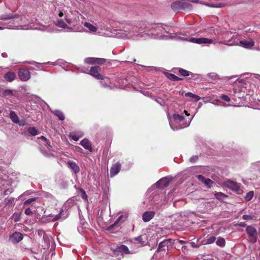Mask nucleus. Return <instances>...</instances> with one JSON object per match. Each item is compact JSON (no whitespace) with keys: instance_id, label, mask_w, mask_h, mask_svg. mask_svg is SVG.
<instances>
[{"instance_id":"1","label":"nucleus","mask_w":260,"mask_h":260,"mask_svg":"<svg viewBox=\"0 0 260 260\" xmlns=\"http://www.w3.org/2000/svg\"><path fill=\"white\" fill-rule=\"evenodd\" d=\"M152 30L153 32H144L143 29L138 26L127 24L124 25L122 29L118 30L116 35L119 38L136 40L141 38L146 39L147 38L157 39H167L168 38L165 34H169V31L161 25L153 27Z\"/></svg>"},{"instance_id":"2","label":"nucleus","mask_w":260,"mask_h":260,"mask_svg":"<svg viewBox=\"0 0 260 260\" xmlns=\"http://www.w3.org/2000/svg\"><path fill=\"white\" fill-rule=\"evenodd\" d=\"M220 37L215 39H208L206 38H189L180 37L176 36L175 37L177 40L182 41H186L193 43L198 44H216L217 43H221L229 46H234V45H230L233 42H235L237 38H238V34L236 33L233 34L230 31H225L219 35Z\"/></svg>"},{"instance_id":"3","label":"nucleus","mask_w":260,"mask_h":260,"mask_svg":"<svg viewBox=\"0 0 260 260\" xmlns=\"http://www.w3.org/2000/svg\"><path fill=\"white\" fill-rule=\"evenodd\" d=\"M54 14L58 15L60 18H64L69 24L78 22L82 18V15L78 11L64 5L55 6Z\"/></svg>"},{"instance_id":"4","label":"nucleus","mask_w":260,"mask_h":260,"mask_svg":"<svg viewBox=\"0 0 260 260\" xmlns=\"http://www.w3.org/2000/svg\"><path fill=\"white\" fill-rule=\"evenodd\" d=\"M183 113L188 117L187 118H185L183 115L178 114H174L172 116L168 115L169 124L172 129L178 130L189 125L194 116L189 117V114L186 110L184 111Z\"/></svg>"},{"instance_id":"5","label":"nucleus","mask_w":260,"mask_h":260,"mask_svg":"<svg viewBox=\"0 0 260 260\" xmlns=\"http://www.w3.org/2000/svg\"><path fill=\"white\" fill-rule=\"evenodd\" d=\"M254 42L251 38H248V40H245L242 37L238 35V38H237L235 42H233L230 45H234V46H242L246 49H251L254 45Z\"/></svg>"},{"instance_id":"6","label":"nucleus","mask_w":260,"mask_h":260,"mask_svg":"<svg viewBox=\"0 0 260 260\" xmlns=\"http://www.w3.org/2000/svg\"><path fill=\"white\" fill-rule=\"evenodd\" d=\"M172 246V242L170 239L165 240L159 243L156 252L165 251L166 250L169 251L171 249Z\"/></svg>"},{"instance_id":"7","label":"nucleus","mask_w":260,"mask_h":260,"mask_svg":"<svg viewBox=\"0 0 260 260\" xmlns=\"http://www.w3.org/2000/svg\"><path fill=\"white\" fill-rule=\"evenodd\" d=\"M113 252L115 255L118 256L119 254H120L121 256H123L124 254H133L135 252L129 250V249L127 246L124 245H121L117 247L116 249L114 250Z\"/></svg>"},{"instance_id":"8","label":"nucleus","mask_w":260,"mask_h":260,"mask_svg":"<svg viewBox=\"0 0 260 260\" xmlns=\"http://www.w3.org/2000/svg\"><path fill=\"white\" fill-rule=\"evenodd\" d=\"M246 231L251 242L255 243L257 240V232L255 229L252 226H248L247 227Z\"/></svg>"},{"instance_id":"9","label":"nucleus","mask_w":260,"mask_h":260,"mask_svg":"<svg viewBox=\"0 0 260 260\" xmlns=\"http://www.w3.org/2000/svg\"><path fill=\"white\" fill-rule=\"evenodd\" d=\"M100 68L97 66L92 67L89 71V74L95 78L99 80H103L104 77L100 73Z\"/></svg>"},{"instance_id":"10","label":"nucleus","mask_w":260,"mask_h":260,"mask_svg":"<svg viewBox=\"0 0 260 260\" xmlns=\"http://www.w3.org/2000/svg\"><path fill=\"white\" fill-rule=\"evenodd\" d=\"M18 76L20 79L22 81H26L30 78V73L27 70H20L18 72Z\"/></svg>"},{"instance_id":"11","label":"nucleus","mask_w":260,"mask_h":260,"mask_svg":"<svg viewBox=\"0 0 260 260\" xmlns=\"http://www.w3.org/2000/svg\"><path fill=\"white\" fill-rule=\"evenodd\" d=\"M224 185L225 186L234 191H238L240 189L239 184L232 180H228L225 181L224 182Z\"/></svg>"},{"instance_id":"12","label":"nucleus","mask_w":260,"mask_h":260,"mask_svg":"<svg viewBox=\"0 0 260 260\" xmlns=\"http://www.w3.org/2000/svg\"><path fill=\"white\" fill-rule=\"evenodd\" d=\"M169 181L168 178H162L156 183L155 185L157 188H164L169 185Z\"/></svg>"},{"instance_id":"13","label":"nucleus","mask_w":260,"mask_h":260,"mask_svg":"<svg viewBox=\"0 0 260 260\" xmlns=\"http://www.w3.org/2000/svg\"><path fill=\"white\" fill-rule=\"evenodd\" d=\"M23 239V235L20 232H15L10 237V240L14 243H17L20 242Z\"/></svg>"},{"instance_id":"14","label":"nucleus","mask_w":260,"mask_h":260,"mask_svg":"<svg viewBox=\"0 0 260 260\" xmlns=\"http://www.w3.org/2000/svg\"><path fill=\"white\" fill-rule=\"evenodd\" d=\"M28 19L25 17V16H21V18H20V22L19 23V26H16V25H13L14 26V28L13 29H15V28H18V27L20 26V27H23V26H25V28H22L23 29H29V27L28 26H26V25L28 24Z\"/></svg>"},{"instance_id":"15","label":"nucleus","mask_w":260,"mask_h":260,"mask_svg":"<svg viewBox=\"0 0 260 260\" xmlns=\"http://www.w3.org/2000/svg\"><path fill=\"white\" fill-rule=\"evenodd\" d=\"M121 165L117 162L112 166L110 169V177H113L117 175L120 171Z\"/></svg>"},{"instance_id":"16","label":"nucleus","mask_w":260,"mask_h":260,"mask_svg":"<svg viewBox=\"0 0 260 260\" xmlns=\"http://www.w3.org/2000/svg\"><path fill=\"white\" fill-rule=\"evenodd\" d=\"M155 215V212L154 211H146L145 212L142 216V219L145 222L149 221Z\"/></svg>"},{"instance_id":"17","label":"nucleus","mask_w":260,"mask_h":260,"mask_svg":"<svg viewBox=\"0 0 260 260\" xmlns=\"http://www.w3.org/2000/svg\"><path fill=\"white\" fill-rule=\"evenodd\" d=\"M80 145H82L85 149L92 151V148L90 142L86 138L84 139L80 142Z\"/></svg>"},{"instance_id":"18","label":"nucleus","mask_w":260,"mask_h":260,"mask_svg":"<svg viewBox=\"0 0 260 260\" xmlns=\"http://www.w3.org/2000/svg\"><path fill=\"white\" fill-rule=\"evenodd\" d=\"M38 142L40 145H44L49 150L52 148L51 146L48 143L47 140L44 136H41L38 138Z\"/></svg>"},{"instance_id":"19","label":"nucleus","mask_w":260,"mask_h":260,"mask_svg":"<svg viewBox=\"0 0 260 260\" xmlns=\"http://www.w3.org/2000/svg\"><path fill=\"white\" fill-rule=\"evenodd\" d=\"M68 165L69 166V168L73 170V171L75 173L77 174L80 171V168L78 166V165L75 162L69 160L67 162Z\"/></svg>"},{"instance_id":"20","label":"nucleus","mask_w":260,"mask_h":260,"mask_svg":"<svg viewBox=\"0 0 260 260\" xmlns=\"http://www.w3.org/2000/svg\"><path fill=\"white\" fill-rule=\"evenodd\" d=\"M173 72L175 73H178L179 74L184 77L189 76L191 74L190 72L182 68H175L173 70Z\"/></svg>"},{"instance_id":"21","label":"nucleus","mask_w":260,"mask_h":260,"mask_svg":"<svg viewBox=\"0 0 260 260\" xmlns=\"http://www.w3.org/2000/svg\"><path fill=\"white\" fill-rule=\"evenodd\" d=\"M4 79L8 82H12L16 78V74L14 72H8L4 75Z\"/></svg>"},{"instance_id":"22","label":"nucleus","mask_w":260,"mask_h":260,"mask_svg":"<svg viewBox=\"0 0 260 260\" xmlns=\"http://www.w3.org/2000/svg\"><path fill=\"white\" fill-rule=\"evenodd\" d=\"M18 16L13 13H6L0 16V20H6L17 18Z\"/></svg>"},{"instance_id":"23","label":"nucleus","mask_w":260,"mask_h":260,"mask_svg":"<svg viewBox=\"0 0 260 260\" xmlns=\"http://www.w3.org/2000/svg\"><path fill=\"white\" fill-rule=\"evenodd\" d=\"M68 214L67 212H64L63 210H61V211L58 214L56 215L54 217L52 220L53 221H55L60 219H64L68 217Z\"/></svg>"},{"instance_id":"24","label":"nucleus","mask_w":260,"mask_h":260,"mask_svg":"<svg viewBox=\"0 0 260 260\" xmlns=\"http://www.w3.org/2000/svg\"><path fill=\"white\" fill-rule=\"evenodd\" d=\"M2 96L5 98H10L15 96V91L11 89H5L2 92Z\"/></svg>"},{"instance_id":"25","label":"nucleus","mask_w":260,"mask_h":260,"mask_svg":"<svg viewBox=\"0 0 260 260\" xmlns=\"http://www.w3.org/2000/svg\"><path fill=\"white\" fill-rule=\"evenodd\" d=\"M83 25L86 28H87L88 29L89 32H90L95 33L98 30L97 27L90 23L84 22L83 23Z\"/></svg>"},{"instance_id":"26","label":"nucleus","mask_w":260,"mask_h":260,"mask_svg":"<svg viewBox=\"0 0 260 260\" xmlns=\"http://www.w3.org/2000/svg\"><path fill=\"white\" fill-rule=\"evenodd\" d=\"M127 217L128 214L126 213H125L124 214L119 216L112 226H116L119 222H122L124 221L127 219Z\"/></svg>"},{"instance_id":"27","label":"nucleus","mask_w":260,"mask_h":260,"mask_svg":"<svg viewBox=\"0 0 260 260\" xmlns=\"http://www.w3.org/2000/svg\"><path fill=\"white\" fill-rule=\"evenodd\" d=\"M10 118L13 122L16 123H19V117L14 111H10Z\"/></svg>"},{"instance_id":"28","label":"nucleus","mask_w":260,"mask_h":260,"mask_svg":"<svg viewBox=\"0 0 260 260\" xmlns=\"http://www.w3.org/2000/svg\"><path fill=\"white\" fill-rule=\"evenodd\" d=\"M171 8L175 11H178L181 10V1H177L171 4Z\"/></svg>"},{"instance_id":"29","label":"nucleus","mask_w":260,"mask_h":260,"mask_svg":"<svg viewBox=\"0 0 260 260\" xmlns=\"http://www.w3.org/2000/svg\"><path fill=\"white\" fill-rule=\"evenodd\" d=\"M181 10H191L192 9V5L188 3L181 2Z\"/></svg>"},{"instance_id":"30","label":"nucleus","mask_w":260,"mask_h":260,"mask_svg":"<svg viewBox=\"0 0 260 260\" xmlns=\"http://www.w3.org/2000/svg\"><path fill=\"white\" fill-rule=\"evenodd\" d=\"M185 95L186 97L190 98L194 102H197L201 99V98L199 96L196 95L191 92H187Z\"/></svg>"},{"instance_id":"31","label":"nucleus","mask_w":260,"mask_h":260,"mask_svg":"<svg viewBox=\"0 0 260 260\" xmlns=\"http://www.w3.org/2000/svg\"><path fill=\"white\" fill-rule=\"evenodd\" d=\"M55 116H56L60 120H63L64 119V116L63 113L59 110H54L52 111Z\"/></svg>"},{"instance_id":"32","label":"nucleus","mask_w":260,"mask_h":260,"mask_svg":"<svg viewBox=\"0 0 260 260\" xmlns=\"http://www.w3.org/2000/svg\"><path fill=\"white\" fill-rule=\"evenodd\" d=\"M216 243L219 246L223 247L225 244V241L224 238L219 237L217 239Z\"/></svg>"},{"instance_id":"33","label":"nucleus","mask_w":260,"mask_h":260,"mask_svg":"<svg viewBox=\"0 0 260 260\" xmlns=\"http://www.w3.org/2000/svg\"><path fill=\"white\" fill-rule=\"evenodd\" d=\"M215 197L217 199L221 201L223 200L227 197L226 195L221 192H216L215 193Z\"/></svg>"},{"instance_id":"34","label":"nucleus","mask_w":260,"mask_h":260,"mask_svg":"<svg viewBox=\"0 0 260 260\" xmlns=\"http://www.w3.org/2000/svg\"><path fill=\"white\" fill-rule=\"evenodd\" d=\"M56 24L58 26L63 28L68 27V25L62 20H57L56 22Z\"/></svg>"},{"instance_id":"35","label":"nucleus","mask_w":260,"mask_h":260,"mask_svg":"<svg viewBox=\"0 0 260 260\" xmlns=\"http://www.w3.org/2000/svg\"><path fill=\"white\" fill-rule=\"evenodd\" d=\"M168 77L170 80H172L173 81H180V80H182L181 78L177 77V76H176V75H175L174 74H169Z\"/></svg>"},{"instance_id":"36","label":"nucleus","mask_w":260,"mask_h":260,"mask_svg":"<svg viewBox=\"0 0 260 260\" xmlns=\"http://www.w3.org/2000/svg\"><path fill=\"white\" fill-rule=\"evenodd\" d=\"M13 23L12 21H10L8 25L3 24V26H0V29H3L5 28H14V26L12 24Z\"/></svg>"},{"instance_id":"37","label":"nucleus","mask_w":260,"mask_h":260,"mask_svg":"<svg viewBox=\"0 0 260 260\" xmlns=\"http://www.w3.org/2000/svg\"><path fill=\"white\" fill-rule=\"evenodd\" d=\"M253 191H249V192L246 193V195L245 197V199L246 201H249L251 200L253 197Z\"/></svg>"},{"instance_id":"38","label":"nucleus","mask_w":260,"mask_h":260,"mask_svg":"<svg viewBox=\"0 0 260 260\" xmlns=\"http://www.w3.org/2000/svg\"><path fill=\"white\" fill-rule=\"evenodd\" d=\"M83 136V134H81L80 135L77 136L76 134H71L70 137L72 139L75 141H78L80 138L82 137Z\"/></svg>"},{"instance_id":"39","label":"nucleus","mask_w":260,"mask_h":260,"mask_svg":"<svg viewBox=\"0 0 260 260\" xmlns=\"http://www.w3.org/2000/svg\"><path fill=\"white\" fill-rule=\"evenodd\" d=\"M28 133L32 136L38 135V131L35 127H30L28 129Z\"/></svg>"},{"instance_id":"40","label":"nucleus","mask_w":260,"mask_h":260,"mask_svg":"<svg viewBox=\"0 0 260 260\" xmlns=\"http://www.w3.org/2000/svg\"><path fill=\"white\" fill-rule=\"evenodd\" d=\"M214 183L213 181L211 179L207 178L204 184L209 188H211L212 185Z\"/></svg>"},{"instance_id":"41","label":"nucleus","mask_w":260,"mask_h":260,"mask_svg":"<svg viewBox=\"0 0 260 260\" xmlns=\"http://www.w3.org/2000/svg\"><path fill=\"white\" fill-rule=\"evenodd\" d=\"M215 240H216L215 237L211 236L206 240V244H212L215 242Z\"/></svg>"},{"instance_id":"42","label":"nucleus","mask_w":260,"mask_h":260,"mask_svg":"<svg viewBox=\"0 0 260 260\" xmlns=\"http://www.w3.org/2000/svg\"><path fill=\"white\" fill-rule=\"evenodd\" d=\"M13 218L16 222L20 221L21 219L20 214L18 213H15L13 215Z\"/></svg>"},{"instance_id":"43","label":"nucleus","mask_w":260,"mask_h":260,"mask_svg":"<svg viewBox=\"0 0 260 260\" xmlns=\"http://www.w3.org/2000/svg\"><path fill=\"white\" fill-rule=\"evenodd\" d=\"M95 59L94 58H87L85 59V62L87 63L92 64L94 62Z\"/></svg>"},{"instance_id":"44","label":"nucleus","mask_w":260,"mask_h":260,"mask_svg":"<svg viewBox=\"0 0 260 260\" xmlns=\"http://www.w3.org/2000/svg\"><path fill=\"white\" fill-rule=\"evenodd\" d=\"M197 178L199 181L204 183L207 178H205L203 176L199 175L197 176Z\"/></svg>"},{"instance_id":"45","label":"nucleus","mask_w":260,"mask_h":260,"mask_svg":"<svg viewBox=\"0 0 260 260\" xmlns=\"http://www.w3.org/2000/svg\"><path fill=\"white\" fill-rule=\"evenodd\" d=\"M198 159V156L197 155H194L191 157L189 159V161L192 163H194L197 161Z\"/></svg>"},{"instance_id":"46","label":"nucleus","mask_w":260,"mask_h":260,"mask_svg":"<svg viewBox=\"0 0 260 260\" xmlns=\"http://www.w3.org/2000/svg\"><path fill=\"white\" fill-rule=\"evenodd\" d=\"M220 98L226 102H230L231 99L226 95H222L220 96Z\"/></svg>"},{"instance_id":"47","label":"nucleus","mask_w":260,"mask_h":260,"mask_svg":"<svg viewBox=\"0 0 260 260\" xmlns=\"http://www.w3.org/2000/svg\"><path fill=\"white\" fill-rule=\"evenodd\" d=\"M156 102L160 104V105L162 106L164 104V101L162 99L158 98L155 99Z\"/></svg>"},{"instance_id":"48","label":"nucleus","mask_w":260,"mask_h":260,"mask_svg":"<svg viewBox=\"0 0 260 260\" xmlns=\"http://www.w3.org/2000/svg\"><path fill=\"white\" fill-rule=\"evenodd\" d=\"M35 200H36V198H30V199H29L26 200L24 202V204H28L32 203V202L35 201Z\"/></svg>"},{"instance_id":"49","label":"nucleus","mask_w":260,"mask_h":260,"mask_svg":"<svg viewBox=\"0 0 260 260\" xmlns=\"http://www.w3.org/2000/svg\"><path fill=\"white\" fill-rule=\"evenodd\" d=\"M25 214L27 215H30L32 214V211L29 208L25 209Z\"/></svg>"},{"instance_id":"50","label":"nucleus","mask_w":260,"mask_h":260,"mask_svg":"<svg viewBox=\"0 0 260 260\" xmlns=\"http://www.w3.org/2000/svg\"><path fill=\"white\" fill-rule=\"evenodd\" d=\"M101 85L102 86H103L104 87H105V88L110 87V89L111 88V87L110 86H109L108 84H107L104 81H102L101 82Z\"/></svg>"},{"instance_id":"51","label":"nucleus","mask_w":260,"mask_h":260,"mask_svg":"<svg viewBox=\"0 0 260 260\" xmlns=\"http://www.w3.org/2000/svg\"><path fill=\"white\" fill-rule=\"evenodd\" d=\"M135 240L139 242L140 243L143 244V242L142 241V237L141 236H138L135 238Z\"/></svg>"},{"instance_id":"52","label":"nucleus","mask_w":260,"mask_h":260,"mask_svg":"<svg viewBox=\"0 0 260 260\" xmlns=\"http://www.w3.org/2000/svg\"><path fill=\"white\" fill-rule=\"evenodd\" d=\"M243 218L245 220H249V219H251L250 216H249L248 215H244L243 216Z\"/></svg>"},{"instance_id":"53","label":"nucleus","mask_w":260,"mask_h":260,"mask_svg":"<svg viewBox=\"0 0 260 260\" xmlns=\"http://www.w3.org/2000/svg\"><path fill=\"white\" fill-rule=\"evenodd\" d=\"M29 63L32 64H36L37 67H39L40 66L42 65V64H40L38 62H36L35 61L30 62Z\"/></svg>"},{"instance_id":"54","label":"nucleus","mask_w":260,"mask_h":260,"mask_svg":"<svg viewBox=\"0 0 260 260\" xmlns=\"http://www.w3.org/2000/svg\"><path fill=\"white\" fill-rule=\"evenodd\" d=\"M187 1L193 3H201L199 0H187Z\"/></svg>"},{"instance_id":"55","label":"nucleus","mask_w":260,"mask_h":260,"mask_svg":"<svg viewBox=\"0 0 260 260\" xmlns=\"http://www.w3.org/2000/svg\"><path fill=\"white\" fill-rule=\"evenodd\" d=\"M204 5H206V6H209L210 7H219V6H214V5H210V4L209 3H205L204 4Z\"/></svg>"},{"instance_id":"56","label":"nucleus","mask_w":260,"mask_h":260,"mask_svg":"<svg viewBox=\"0 0 260 260\" xmlns=\"http://www.w3.org/2000/svg\"><path fill=\"white\" fill-rule=\"evenodd\" d=\"M46 63H48V64H51L52 66H54L55 65V63H53V62H48L47 63H44L43 64H46Z\"/></svg>"},{"instance_id":"57","label":"nucleus","mask_w":260,"mask_h":260,"mask_svg":"<svg viewBox=\"0 0 260 260\" xmlns=\"http://www.w3.org/2000/svg\"><path fill=\"white\" fill-rule=\"evenodd\" d=\"M179 242L180 243H181L182 244L185 243V241H184L183 240H179Z\"/></svg>"},{"instance_id":"58","label":"nucleus","mask_w":260,"mask_h":260,"mask_svg":"<svg viewBox=\"0 0 260 260\" xmlns=\"http://www.w3.org/2000/svg\"><path fill=\"white\" fill-rule=\"evenodd\" d=\"M81 134H83L82 132H79V133H77V134H76V135H77V136H79V135H80Z\"/></svg>"},{"instance_id":"59","label":"nucleus","mask_w":260,"mask_h":260,"mask_svg":"<svg viewBox=\"0 0 260 260\" xmlns=\"http://www.w3.org/2000/svg\"><path fill=\"white\" fill-rule=\"evenodd\" d=\"M191 245H192V246L193 247H194V246H194V245H195V243H194V242H192V243H191Z\"/></svg>"},{"instance_id":"60","label":"nucleus","mask_w":260,"mask_h":260,"mask_svg":"<svg viewBox=\"0 0 260 260\" xmlns=\"http://www.w3.org/2000/svg\"><path fill=\"white\" fill-rule=\"evenodd\" d=\"M6 54H5V53H3V54H2V56H3V57H6Z\"/></svg>"},{"instance_id":"61","label":"nucleus","mask_w":260,"mask_h":260,"mask_svg":"<svg viewBox=\"0 0 260 260\" xmlns=\"http://www.w3.org/2000/svg\"><path fill=\"white\" fill-rule=\"evenodd\" d=\"M244 224H244V223H241L240 224V225H241V226H244Z\"/></svg>"},{"instance_id":"62","label":"nucleus","mask_w":260,"mask_h":260,"mask_svg":"<svg viewBox=\"0 0 260 260\" xmlns=\"http://www.w3.org/2000/svg\"><path fill=\"white\" fill-rule=\"evenodd\" d=\"M119 255H120V256H121V257H120V258H121V257H123V256H121L120 254H119Z\"/></svg>"},{"instance_id":"63","label":"nucleus","mask_w":260,"mask_h":260,"mask_svg":"<svg viewBox=\"0 0 260 260\" xmlns=\"http://www.w3.org/2000/svg\"><path fill=\"white\" fill-rule=\"evenodd\" d=\"M2 113V111L0 110V114Z\"/></svg>"}]
</instances>
